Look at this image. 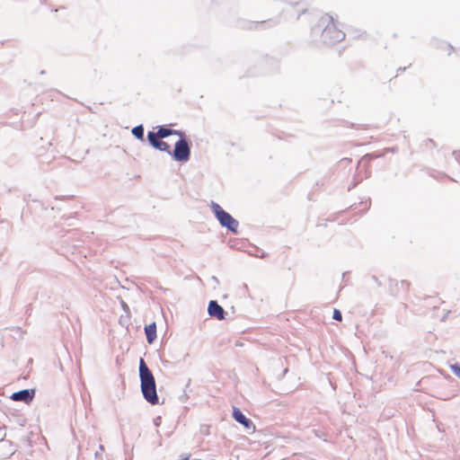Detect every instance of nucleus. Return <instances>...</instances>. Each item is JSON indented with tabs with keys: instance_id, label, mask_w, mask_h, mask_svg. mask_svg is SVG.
I'll use <instances>...</instances> for the list:
<instances>
[{
	"instance_id": "1",
	"label": "nucleus",
	"mask_w": 460,
	"mask_h": 460,
	"mask_svg": "<svg viewBox=\"0 0 460 460\" xmlns=\"http://www.w3.org/2000/svg\"><path fill=\"white\" fill-rule=\"evenodd\" d=\"M139 376L141 392L144 398L153 405L157 404L158 395L156 393L155 380L143 358H140L139 362Z\"/></svg>"
},
{
	"instance_id": "2",
	"label": "nucleus",
	"mask_w": 460,
	"mask_h": 460,
	"mask_svg": "<svg viewBox=\"0 0 460 460\" xmlns=\"http://www.w3.org/2000/svg\"><path fill=\"white\" fill-rule=\"evenodd\" d=\"M211 208L220 225L233 233H237L239 223L229 213L226 212L217 203L211 202Z\"/></svg>"
},
{
	"instance_id": "3",
	"label": "nucleus",
	"mask_w": 460,
	"mask_h": 460,
	"mask_svg": "<svg viewBox=\"0 0 460 460\" xmlns=\"http://www.w3.org/2000/svg\"><path fill=\"white\" fill-rule=\"evenodd\" d=\"M331 22L327 24L322 32V39L326 44H334L341 41L345 38V33L339 30L330 17Z\"/></svg>"
},
{
	"instance_id": "4",
	"label": "nucleus",
	"mask_w": 460,
	"mask_h": 460,
	"mask_svg": "<svg viewBox=\"0 0 460 460\" xmlns=\"http://www.w3.org/2000/svg\"><path fill=\"white\" fill-rule=\"evenodd\" d=\"M175 161L186 162L190 159V149L186 139L181 138L175 143L173 152L171 154Z\"/></svg>"
},
{
	"instance_id": "5",
	"label": "nucleus",
	"mask_w": 460,
	"mask_h": 460,
	"mask_svg": "<svg viewBox=\"0 0 460 460\" xmlns=\"http://www.w3.org/2000/svg\"><path fill=\"white\" fill-rule=\"evenodd\" d=\"M147 138L150 145L155 148L168 154H172L169 145L166 142L160 140V137L155 135V132L149 131L147 134Z\"/></svg>"
},
{
	"instance_id": "6",
	"label": "nucleus",
	"mask_w": 460,
	"mask_h": 460,
	"mask_svg": "<svg viewBox=\"0 0 460 460\" xmlns=\"http://www.w3.org/2000/svg\"><path fill=\"white\" fill-rule=\"evenodd\" d=\"M34 394H35L34 390L24 389V390H21L19 392L13 393L10 396V398L15 402H23L25 403H29L30 402L32 401Z\"/></svg>"
},
{
	"instance_id": "7",
	"label": "nucleus",
	"mask_w": 460,
	"mask_h": 460,
	"mask_svg": "<svg viewBox=\"0 0 460 460\" xmlns=\"http://www.w3.org/2000/svg\"><path fill=\"white\" fill-rule=\"evenodd\" d=\"M208 314L211 317H215L217 320L225 319V310L223 307L215 300H211L208 307Z\"/></svg>"
},
{
	"instance_id": "8",
	"label": "nucleus",
	"mask_w": 460,
	"mask_h": 460,
	"mask_svg": "<svg viewBox=\"0 0 460 460\" xmlns=\"http://www.w3.org/2000/svg\"><path fill=\"white\" fill-rule=\"evenodd\" d=\"M233 418L239 422L240 424L243 425V427L247 429H255V426L252 423V421L246 418L242 411L238 408H234L233 410Z\"/></svg>"
},
{
	"instance_id": "9",
	"label": "nucleus",
	"mask_w": 460,
	"mask_h": 460,
	"mask_svg": "<svg viewBox=\"0 0 460 460\" xmlns=\"http://www.w3.org/2000/svg\"><path fill=\"white\" fill-rule=\"evenodd\" d=\"M145 332L146 335V340L148 343H153V341L156 339V324L155 323H152L149 325L146 326Z\"/></svg>"
},
{
	"instance_id": "10",
	"label": "nucleus",
	"mask_w": 460,
	"mask_h": 460,
	"mask_svg": "<svg viewBox=\"0 0 460 460\" xmlns=\"http://www.w3.org/2000/svg\"><path fill=\"white\" fill-rule=\"evenodd\" d=\"M172 134L181 136V133L180 131L173 130V129H171V128H164V127H160L159 129L157 130V132H155V135H156L160 138L167 137H169V136H171Z\"/></svg>"
},
{
	"instance_id": "11",
	"label": "nucleus",
	"mask_w": 460,
	"mask_h": 460,
	"mask_svg": "<svg viewBox=\"0 0 460 460\" xmlns=\"http://www.w3.org/2000/svg\"><path fill=\"white\" fill-rule=\"evenodd\" d=\"M132 134L137 139L144 140V128L142 125L136 126L132 128Z\"/></svg>"
},
{
	"instance_id": "12",
	"label": "nucleus",
	"mask_w": 460,
	"mask_h": 460,
	"mask_svg": "<svg viewBox=\"0 0 460 460\" xmlns=\"http://www.w3.org/2000/svg\"><path fill=\"white\" fill-rule=\"evenodd\" d=\"M450 368L452 369L453 373L460 378V366L454 364L450 366Z\"/></svg>"
},
{
	"instance_id": "13",
	"label": "nucleus",
	"mask_w": 460,
	"mask_h": 460,
	"mask_svg": "<svg viewBox=\"0 0 460 460\" xmlns=\"http://www.w3.org/2000/svg\"><path fill=\"white\" fill-rule=\"evenodd\" d=\"M332 318L336 321H341L342 315L340 310L334 309Z\"/></svg>"
},
{
	"instance_id": "14",
	"label": "nucleus",
	"mask_w": 460,
	"mask_h": 460,
	"mask_svg": "<svg viewBox=\"0 0 460 460\" xmlns=\"http://www.w3.org/2000/svg\"><path fill=\"white\" fill-rule=\"evenodd\" d=\"M100 454H101L100 452L96 451V452H95V456H96V457H99V455H100Z\"/></svg>"
},
{
	"instance_id": "15",
	"label": "nucleus",
	"mask_w": 460,
	"mask_h": 460,
	"mask_svg": "<svg viewBox=\"0 0 460 460\" xmlns=\"http://www.w3.org/2000/svg\"><path fill=\"white\" fill-rule=\"evenodd\" d=\"M314 433H315V436L320 437V433H318V431H314Z\"/></svg>"
},
{
	"instance_id": "16",
	"label": "nucleus",
	"mask_w": 460,
	"mask_h": 460,
	"mask_svg": "<svg viewBox=\"0 0 460 460\" xmlns=\"http://www.w3.org/2000/svg\"><path fill=\"white\" fill-rule=\"evenodd\" d=\"M100 449H102V451H103V450H104V447H103V446H102V445H100Z\"/></svg>"
},
{
	"instance_id": "17",
	"label": "nucleus",
	"mask_w": 460,
	"mask_h": 460,
	"mask_svg": "<svg viewBox=\"0 0 460 460\" xmlns=\"http://www.w3.org/2000/svg\"><path fill=\"white\" fill-rule=\"evenodd\" d=\"M260 24L257 22L254 24V27L257 28Z\"/></svg>"
},
{
	"instance_id": "18",
	"label": "nucleus",
	"mask_w": 460,
	"mask_h": 460,
	"mask_svg": "<svg viewBox=\"0 0 460 460\" xmlns=\"http://www.w3.org/2000/svg\"><path fill=\"white\" fill-rule=\"evenodd\" d=\"M125 306H127V305L123 302L122 303V307H125Z\"/></svg>"
}]
</instances>
